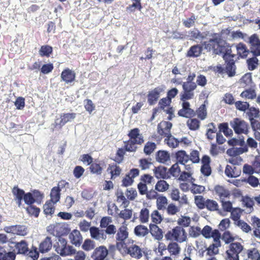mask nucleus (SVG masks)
<instances>
[{"mask_svg":"<svg viewBox=\"0 0 260 260\" xmlns=\"http://www.w3.org/2000/svg\"><path fill=\"white\" fill-rule=\"evenodd\" d=\"M183 92L181 93V100L182 101L190 100L194 97L193 91L197 88V85L196 82H184L182 84Z\"/></svg>","mask_w":260,"mask_h":260,"instance_id":"obj_6","label":"nucleus"},{"mask_svg":"<svg viewBox=\"0 0 260 260\" xmlns=\"http://www.w3.org/2000/svg\"><path fill=\"white\" fill-rule=\"evenodd\" d=\"M182 108L178 111V115L182 117H189L194 114L193 110L190 108V104L188 102L183 101Z\"/></svg>","mask_w":260,"mask_h":260,"instance_id":"obj_19","label":"nucleus"},{"mask_svg":"<svg viewBox=\"0 0 260 260\" xmlns=\"http://www.w3.org/2000/svg\"><path fill=\"white\" fill-rule=\"evenodd\" d=\"M69 238L71 242L76 246L80 245L82 240L80 232L77 230H73L69 234Z\"/></svg>","mask_w":260,"mask_h":260,"instance_id":"obj_24","label":"nucleus"},{"mask_svg":"<svg viewBox=\"0 0 260 260\" xmlns=\"http://www.w3.org/2000/svg\"><path fill=\"white\" fill-rule=\"evenodd\" d=\"M169 184L164 180H160L156 183L155 190L159 192H165L169 189Z\"/></svg>","mask_w":260,"mask_h":260,"instance_id":"obj_37","label":"nucleus"},{"mask_svg":"<svg viewBox=\"0 0 260 260\" xmlns=\"http://www.w3.org/2000/svg\"><path fill=\"white\" fill-rule=\"evenodd\" d=\"M240 171H237V168L227 165L225 169V174L229 177H237L239 176Z\"/></svg>","mask_w":260,"mask_h":260,"instance_id":"obj_32","label":"nucleus"},{"mask_svg":"<svg viewBox=\"0 0 260 260\" xmlns=\"http://www.w3.org/2000/svg\"><path fill=\"white\" fill-rule=\"evenodd\" d=\"M149 218V211L146 208H143L141 210L139 216V220L142 223H147Z\"/></svg>","mask_w":260,"mask_h":260,"instance_id":"obj_39","label":"nucleus"},{"mask_svg":"<svg viewBox=\"0 0 260 260\" xmlns=\"http://www.w3.org/2000/svg\"><path fill=\"white\" fill-rule=\"evenodd\" d=\"M165 238L167 240L182 243L186 240L187 234L184 229L180 226H176L171 231H168L165 235Z\"/></svg>","mask_w":260,"mask_h":260,"instance_id":"obj_1","label":"nucleus"},{"mask_svg":"<svg viewBox=\"0 0 260 260\" xmlns=\"http://www.w3.org/2000/svg\"><path fill=\"white\" fill-rule=\"evenodd\" d=\"M249 43L250 45L249 52L255 56H260V40L256 34L249 38Z\"/></svg>","mask_w":260,"mask_h":260,"instance_id":"obj_8","label":"nucleus"},{"mask_svg":"<svg viewBox=\"0 0 260 260\" xmlns=\"http://www.w3.org/2000/svg\"><path fill=\"white\" fill-rule=\"evenodd\" d=\"M198 117L201 120H204L207 116L206 108L205 104H202L197 111Z\"/></svg>","mask_w":260,"mask_h":260,"instance_id":"obj_55","label":"nucleus"},{"mask_svg":"<svg viewBox=\"0 0 260 260\" xmlns=\"http://www.w3.org/2000/svg\"><path fill=\"white\" fill-rule=\"evenodd\" d=\"M230 124L237 134H246L248 132V124L244 120L238 118H234Z\"/></svg>","mask_w":260,"mask_h":260,"instance_id":"obj_5","label":"nucleus"},{"mask_svg":"<svg viewBox=\"0 0 260 260\" xmlns=\"http://www.w3.org/2000/svg\"><path fill=\"white\" fill-rule=\"evenodd\" d=\"M168 249L171 255H177L179 254L181 251V248L179 245L176 242H172L169 244L167 248H165V246L162 248V250Z\"/></svg>","mask_w":260,"mask_h":260,"instance_id":"obj_27","label":"nucleus"},{"mask_svg":"<svg viewBox=\"0 0 260 260\" xmlns=\"http://www.w3.org/2000/svg\"><path fill=\"white\" fill-rule=\"evenodd\" d=\"M167 169L163 167L155 168L153 171L155 177L157 178H165L166 177Z\"/></svg>","mask_w":260,"mask_h":260,"instance_id":"obj_42","label":"nucleus"},{"mask_svg":"<svg viewBox=\"0 0 260 260\" xmlns=\"http://www.w3.org/2000/svg\"><path fill=\"white\" fill-rule=\"evenodd\" d=\"M166 89L164 85H161L150 91L148 94V102L151 105H154L158 100L161 93Z\"/></svg>","mask_w":260,"mask_h":260,"instance_id":"obj_7","label":"nucleus"},{"mask_svg":"<svg viewBox=\"0 0 260 260\" xmlns=\"http://www.w3.org/2000/svg\"><path fill=\"white\" fill-rule=\"evenodd\" d=\"M137 143L129 140L126 142H124V147L126 151L128 152H135L137 149Z\"/></svg>","mask_w":260,"mask_h":260,"instance_id":"obj_45","label":"nucleus"},{"mask_svg":"<svg viewBox=\"0 0 260 260\" xmlns=\"http://www.w3.org/2000/svg\"><path fill=\"white\" fill-rule=\"evenodd\" d=\"M172 124L168 121H162L157 126L158 133L161 136H168L171 135L170 129Z\"/></svg>","mask_w":260,"mask_h":260,"instance_id":"obj_16","label":"nucleus"},{"mask_svg":"<svg viewBox=\"0 0 260 260\" xmlns=\"http://www.w3.org/2000/svg\"><path fill=\"white\" fill-rule=\"evenodd\" d=\"M53 231L56 233L57 236L60 237V236L68 234L70 230L67 224L58 223L53 225Z\"/></svg>","mask_w":260,"mask_h":260,"instance_id":"obj_21","label":"nucleus"},{"mask_svg":"<svg viewBox=\"0 0 260 260\" xmlns=\"http://www.w3.org/2000/svg\"><path fill=\"white\" fill-rule=\"evenodd\" d=\"M190 222V218L185 216H182L177 220V222L179 225L186 227L189 226Z\"/></svg>","mask_w":260,"mask_h":260,"instance_id":"obj_60","label":"nucleus"},{"mask_svg":"<svg viewBox=\"0 0 260 260\" xmlns=\"http://www.w3.org/2000/svg\"><path fill=\"white\" fill-rule=\"evenodd\" d=\"M196 20L194 15H192L190 17L182 20L183 25L188 28L191 27L194 25L195 20Z\"/></svg>","mask_w":260,"mask_h":260,"instance_id":"obj_59","label":"nucleus"},{"mask_svg":"<svg viewBox=\"0 0 260 260\" xmlns=\"http://www.w3.org/2000/svg\"><path fill=\"white\" fill-rule=\"evenodd\" d=\"M76 115L77 114L74 113L61 114L60 117L55 120V125L61 128L67 122L72 121L76 117Z\"/></svg>","mask_w":260,"mask_h":260,"instance_id":"obj_10","label":"nucleus"},{"mask_svg":"<svg viewBox=\"0 0 260 260\" xmlns=\"http://www.w3.org/2000/svg\"><path fill=\"white\" fill-rule=\"evenodd\" d=\"M156 159L159 162L167 163L170 160V154L166 151L159 150L157 152Z\"/></svg>","mask_w":260,"mask_h":260,"instance_id":"obj_28","label":"nucleus"},{"mask_svg":"<svg viewBox=\"0 0 260 260\" xmlns=\"http://www.w3.org/2000/svg\"><path fill=\"white\" fill-rule=\"evenodd\" d=\"M192 174L193 173L192 171H183L181 172L178 180L182 181H190L192 183L195 180V179L192 177Z\"/></svg>","mask_w":260,"mask_h":260,"instance_id":"obj_35","label":"nucleus"},{"mask_svg":"<svg viewBox=\"0 0 260 260\" xmlns=\"http://www.w3.org/2000/svg\"><path fill=\"white\" fill-rule=\"evenodd\" d=\"M243 249V246L239 242L231 243L226 250V260H239V253Z\"/></svg>","mask_w":260,"mask_h":260,"instance_id":"obj_4","label":"nucleus"},{"mask_svg":"<svg viewBox=\"0 0 260 260\" xmlns=\"http://www.w3.org/2000/svg\"><path fill=\"white\" fill-rule=\"evenodd\" d=\"M241 96L247 99H253L256 98V94L254 90L249 89L243 91Z\"/></svg>","mask_w":260,"mask_h":260,"instance_id":"obj_51","label":"nucleus"},{"mask_svg":"<svg viewBox=\"0 0 260 260\" xmlns=\"http://www.w3.org/2000/svg\"><path fill=\"white\" fill-rule=\"evenodd\" d=\"M176 158L178 164L182 165L190 162L189 156L184 150L178 151L176 153Z\"/></svg>","mask_w":260,"mask_h":260,"instance_id":"obj_26","label":"nucleus"},{"mask_svg":"<svg viewBox=\"0 0 260 260\" xmlns=\"http://www.w3.org/2000/svg\"><path fill=\"white\" fill-rule=\"evenodd\" d=\"M11 249L0 246V260H15V253Z\"/></svg>","mask_w":260,"mask_h":260,"instance_id":"obj_14","label":"nucleus"},{"mask_svg":"<svg viewBox=\"0 0 260 260\" xmlns=\"http://www.w3.org/2000/svg\"><path fill=\"white\" fill-rule=\"evenodd\" d=\"M52 247V242L50 237H47L39 245V251L44 253L48 252Z\"/></svg>","mask_w":260,"mask_h":260,"instance_id":"obj_23","label":"nucleus"},{"mask_svg":"<svg viewBox=\"0 0 260 260\" xmlns=\"http://www.w3.org/2000/svg\"><path fill=\"white\" fill-rule=\"evenodd\" d=\"M127 253L133 258L140 259L142 257L144 252L139 246L133 244L127 249Z\"/></svg>","mask_w":260,"mask_h":260,"instance_id":"obj_13","label":"nucleus"},{"mask_svg":"<svg viewBox=\"0 0 260 260\" xmlns=\"http://www.w3.org/2000/svg\"><path fill=\"white\" fill-rule=\"evenodd\" d=\"M224 42L221 39L219 35L215 34L208 41H205L202 43V48L210 51L211 49L218 50V48H221L224 44ZM219 51L222 52V48H219Z\"/></svg>","mask_w":260,"mask_h":260,"instance_id":"obj_3","label":"nucleus"},{"mask_svg":"<svg viewBox=\"0 0 260 260\" xmlns=\"http://www.w3.org/2000/svg\"><path fill=\"white\" fill-rule=\"evenodd\" d=\"M149 230L151 236L155 240L160 241L162 239V231L156 224L153 223L150 224Z\"/></svg>","mask_w":260,"mask_h":260,"instance_id":"obj_18","label":"nucleus"},{"mask_svg":"<svg viewBox=\"0 0 260 260\" xmlns=\"http://www.w3.org/2000/svg\"><path fill=\"white\" fill-rule=\"evenodd\" d=\"M8 247L13 249V248H15V250H17V252L18 254H25L28 252V248L26 242L24 241H21L19 242H11L8 244Z\"/></svg>","mask_w":260,"mask_h":260,"instance_id":"obj_11","label":"nucleus"},{"mask_svg":"<svg viewBox=\"0 0 260 260\" xmlns=\"http://www.w3.org/2000/svg\"><path fill=\"white\" fill-rule=\"evenodd\" d=\"M55 204L49 201L47 202L44 205V212L46 215H51L54 212V206Z\"/></svg>","mask_w":260,"mask_h":260,"instance_id":"obj_47","label":"nucleus"},{"mask_svg":"<svg viewBox=\"0 0 260 260\" xmlns=\"http://www.w3.org/2000/svg\"><path fill=\"white\" fill-rule=\"evenodd\" d=\"M236 48L238 51V53L242 58H245L248 56L249 53V50H248L244 44L239 43L237 46Z\"/></svg>","mask_w":260,"mask_h":260,"instance_id":"obj_36","label":"nucleus"},{"mask_svg":"<svg viewBox=\"0 0 260 260\" xmlns=\"http://www.w3.org/2000/svg\"><path fill=\"white\" fill-rule=\"evenodd\" d=\"M258 60L256 56H253L247 60L248 69L250 71L255 70L258 65Z\"/></svg>","mask_w":260,"mask_h":260,"instance_id":"obj_52","label":"nucleus"},{"mask_svg":"<svg viewBox=\"0 0 260 260\" xmlns=\"http://www.w3.org/2000/svg\"><path fill=\"white\" fill-rule=\"evenodd\" d=\"M54 248L61 256L69 255L75 252V249L71 246L67 245V241L62 237L58 238V241L54 245Z\"/></svg>","mask_w":260,"mask_h":260,"instance_id":"obj_2","label":"nucleus"},{"mask_svg":"<svg viewBox=\"0 0 260 260\" xmlns=\"http://www.w3.org/2000/svg\"><path fill=\"white\" fill-rule=\"evenodd\" d=\"M60 189H59L58 187H53L50 192V198L51 200L49 202L53 203H56L59 201L60 197Z\"/></svg>","mask_w":260,"mask_h":260,"instance_id":"obj_34","label":"nucleus"},{"mask_svg":"<svg viewBox=\"0 0 260 260\" xmlns=\"http://www.w3.org/2000/svg\"><path fill=\"white\" fill-rule=\"evenodd\" d=\"M248 151V148L246 146L241 147H233L229 149L226 151V153L231 156H237L244 153Z\"/></svg>","mask_w":260,"mask_h":260,"instance_id":"obj_25","label":"nucleus"},{"mask_svg":"<svg viewBox=\"0 0 260 260\" xmlns=\"http://www.w3.org/2000/svg\"><path fill=\"white\" fill-rule=\"evenodd\" d=\"M112 219L111 217L106 216L103 217L100 221V227L102 229L106 228L111 224Z\"/></svg>","mask_w":260,"mask_h":260,"instance_id":"obj_64","label":"nucleus"},{"mask_svg":"<svg viewBox=\"0 0 260 260\" xmlns=\"http://www.w3.org/2000/svg\"><path fill=\"white\" fill-rule=\"evenodd\" d=\"M168 199L164 196H159L156 199V207L159 210H166L168 206Z\"/></svg>","mask_w":260,"mask_h":260,"instance_id":"obj_31","label":"nucleus"},{"mask_svg":"<svg viewBox=\"0 0 260 260\" xmlns=\"http://www.w3.org/2000/svg\"><path fill=\"white\" fill-rule=\"evenodd\" d=\"M149 233V229L143 225H137L134 229L135 234L139 237H144Z\"/></svg>","mask_w":260,"mask_h":260,"instance_id":"obj_30","label":"nucleus"},{"mask_svg":"<svg viewBox=\"0 0 260 260\" xmlns=\"http://www.w3.org/2000/svg\"><path fill=\"white\" fill-rule=\"evenodd\" d=\"M108 254V250L104 245L96 247L93 250L91 258L93 260H104Z\"/></svg>","mask_w":260,"mask_h":260,"instance_id":"obj_12","label":"nucleus"},{"mask_svg":"<svg viewBox=\"0 0 260 260\" xmlns=\"http://www.w3.org/2000/svg\"><path fill=\"white\" fill-rule=\"evenodd\" d=\"M124 223L123 222L117 230L115 236L116 241H125L128 238V229L127 225Z\"/></svg>","mask_w":260,"mask_h":260,"instance_id":"obj_15","label":"nucleus"},{"mask_svg":"<svg viewBox=\"0 0 260 260\" xmlns=\"http://www.w3.org/2000/svg\"><path fill=\"white\" fill-rule=\"evenodd\" d=\"M208 127L206 133V136L209 140H213L215 137V133L216 132V129L213 123H210L208 125Z\"/></svg>","mask_w":260,"mask_h":260,"instance_id":"obj_49","label":"nucleus"},{"mask_svg":"<svg viewBox=\"0 0 260 260\" xmlns=\"http://www.w3.org/2000/svg\"><path fill=\"white\" fill-rule=\"evenodd\" d=\"M90 233L92 238L98 241L102 244L104 243L107 239V236L105 231L100 230L95 226L90 228Z\"/></svg>","mask_w":260,"mask_h":260,"instance_id":"obj_9","label":"nucleus"},{"mask_svg":"<svg viewBox=\"0 0 260 260\" xmlns=\"http://www.w3.org/2000/svg\"><path fill=\"white\" fill-rule=\"evenodd\" d=\"M61 77L66 83H69L74 81L76 74L74 71L67 69L62 72Z\"/></svg>","mask_w":260,"mask_h":260,"instance_id":"obj_22","label":"nucleus"},{"mask_svg":"<svg viewBox=\"0 0 260 260\" xmlns=\"http://www.w3.org/2000/svg\"><path fill=\"white\" fill-rule=\"evenodd\" d=\"M221 239L226 243H232L235 240L233 235L228 231H225L221 236Z\"/></svg>","mask_w":260,"mask_h":260,"instance_id":"obj_54","label":"nucleus"},{"mask_svg":"<svg viewBox=\"0 0 260 260\" xmlns=\"http://www.w3.org/2000/svg\"><path fill=\"white\" fill-rule=\"evenodd\" d=\"M170 172L173 177H177L179 176L181 173V170L178 163L174 164L171 167L170 169Z\"/></svg>","mask_w":260,"mask_h":260,"instance_id":"obj_61","label":"nucleus"},{"mask_svg":"<svg viewBox=\"0 0 260 260\" xmlns=\"http://www.w3.org/2000/svg\"><path fill=\"white\" fill-rule=\"evenodd\" d=\"M202 51V47L200 45H194L190 47L187 52V55L190 57H198L199 56Z\"/></svg>","mask_w":260,"mask_h":260,"instance_id":"obj_33","label":"nucleus"},{"mask_svg":"<svg viewBox=\"0 0 260 260\" xmlns=\"http://www.w3.org/2000/svg\"><path fill=\"white\" fill-rule=\"evenodd\" d=\"M214 191L216 194L219 197L221 201L224 200L230 196L229 191L222 186H216L214 188Z\"/></svg>","mask_w":260,"mask_h":260,"instance_id":"obj_29","label":"nucleus"},{"mask_svg":"<svg viewBox=\"0 0 260 260\" xmlns=\"http://www.w3.org/2000/svg\"><path fill=\"white\" fill-rule=\"evenodd\" d=\"M52 51V48L51 47L47 45L43 46L39 51V54L41 56H49Z\"/></svg>","mask_w":260,"mask_h":260,"instance_id":"obj_62","label":"nucleus"},{"mask_svg":"<svg viewBox=\"0 0 260 260\" xmlns=\"http://www.w3.org/2000/svg\"><path fill=\"white\" fill-rule=\"evenodd\" d=\"M188 37H189L190 39L192 40L197 39L202 40L205 38L204 35L197 29H194L188 32Z\"/></svg>","mask_w":260,"mask_h":260,"instance_id":"obj_44","label":"nucleus"},{"mask_svg":"<svg viewBox=\"0 0 260 260\" xmlns=\"http://www.w3.org/2000/svg\"><path fill=\"white\" fill-rule=\"evenodd\" d=\"M201 229L199 226H191L189 229V235L193 238H197L201 234Z\"/></svg>","mask_w":260,"mask_h":260,"instance_id":"obj_58","label":"nucleus"},{"mask_svg":"<svg viewBox=\"0 0 260 260\" xmlns=\"http://www.w3.org/2000/svg\"><path fill=\"white\" fill-rule=\"evenodd\" d=\"M167 137L168 138L165 139V141L169 147L176 148L178 146L179 141L178 139H176L171 135L167 136Z\"/></svg>","mask_w":260,"mask_h":260,"instance_id":"obj_48","label":"nucleus"},{"mask_svg":"<svg viewBox=\"0 0 260 260\" xmlns=\"http://www.w3.org/2000/svg\"><path fill=\"white\" fill-rule=\"evenodd\" d=\"M194 203L200 209L205 208L206 200L202 196H196L194 197Z\"/></svg>","mask_w":260,"mask_h":260,"instance_id":"obj_53","label":"nucleus"},{"mask_svg":"<svg viewBox=\"0 0 260 260\" xmlns=\"http://www.w3.org/2000/svg\"><path fill=\"white\" fill-rule=\"evenodd\" d=\"M12 192L14 196V201L19 207H20L21 201L23 199L25 194L24 191L18 188V186H15L12 188Z\"/></svg>","mask_w":260,"mask_h":260,"instance_id":"obj_20","label":"nucleus"},{"mask_svg":"<svg viewBox=\"0 0 260 260\" xmlns=\"http://www.w3.org/2000/svg\"><path fill=\"white\" fill-rule=\"evenodd\" d=\"M150 216L152 221L155 224L160 223L163 219L162 215L156 210L152 212Z\"/></svg>","mask_w":260,"mask_h":260,"instance_id":"obj_40","label":"nucleus"},{"mask_svg":"<svg viewBox=\"0 0 260 260\" xmlns=\"http://www.w3.org/2000/svg\"><path fill=\"white\" fill-rule=\"evenodd\" d=\"M201 234L206 239H209L211 238L212 235L213 233V230L211 227L209 225H206L204 228L201 230Z\"/></svg>","mask_w":260,"mask_h":260,"instance_id":"obj_56","label":"nucleus"},{"mask_svg":"<svg viewBox=\"0 0 260 260\" xmlns=\"http://www.w3.org/2000/svg\"><path fill=\"white\" fill-rule=\"evenodd\" d=\"M168 214L173 215L179 211V209L175 204H170L166 209Z\"/></svg>","mask_w":260,"mask_h":260,"instance_id":"obj_63","label":"nucleus"},{"mask_svg":"<svg viewBox=\"0 0 260 260\" xmlns=\"http://www.w3.org/2000/svg\"><path fill=\"white\" fill-rule=\"evenodd\" d=\"M205 207L211 211H214L218 210V205L216 201L207 199L206 200Z\"/></svg>","mask_w":260,"mask_h":260,"instance_id":"obj_43","label":"nucleus"},{"mask_svg":"<svg viewBox=\"0 0 260 260\" xmlns=\"http://www.w3.org/2000/svg\"><path fill=\"white\" fill-rule=\"evenodd\" d=\"M212 234L211 238H213V244H215V245H217V246H220L221 243L220 239L221 238V237L219 231L216 229L214 230L213 233H212Z\"/></svg>","mask_w":260,"mask_h":260,"instance_id":"obj_57","label":"nucleus"},{"mask_svg":"<svg viewBox=\"0 0 260 260\" xmlns=\"http://www.w3.org/2000/svg\"><path fill=\"white\" fill-rule=\"evenodd\" d=\"M107 171H109L111 174V178H113L114 177H117L120 175L121 170L119 166L116 165H112L109 166Z\"/></svg>","mask_w":260,"mask_h":260,"instance_id":"obj_41","label":"nucleus"},{"mask_svg":"<svg viewBox=\"0 0 260 260\" xmlns=\"http://www.w3.org/2000/svg\"><path fill=\"white\" fill-rule=\"evenodd\" d=\"M156 149V144L155 143L147 142L145 145L144 152L147 155L151 154Z\"/></svg>","mask_w":260,"mask_h":260,"instance_id":"obj_50","label":"nucleus"},{"mask_svg":"<svg viewBox=\"0 0 260 260\" xmlns=\"http://www.w3.org/2000/svg\"><path fill=\"white\" fill-rule=\"evenodd\" d=\"M187 125L191 130L195 131L200 127V121L196 119H189L187 121Z\"/></svg>","mask_w":260,"mask_h":260,"instance_id":"obj_46","label":"nucleus"},{"mask_svg":"<svg viewBox=\"0 0 260 260\" xmlns=\"http://www.w3.org/2000/svg\"><path fill=\"white\" fill-rule=\"evenodd\" d=\"M236 66L233 60H230L226 63L225 72L229 77H233L235 74Z\"/></svg>","mask_w":260,"mask_h":260,"instance_id":"obj_38","label":"nucleus"},{"mask_svg":"<svg viewBox=\"0 0 260 260\" xmlns=\"http://www.w3.org/2000/svg\"><path fill=\"white\" fill-rule=\"evenodd\" d=\"M129 140L141 144L144 142V139L142 134L140 133V130L138 128L131 129L128 135Z\"/></svg>","mask_w":260,"mask_h":260,"instance_id":"obj_17","label":"nucleus"}]
</instances>
